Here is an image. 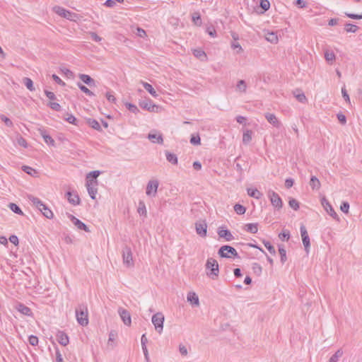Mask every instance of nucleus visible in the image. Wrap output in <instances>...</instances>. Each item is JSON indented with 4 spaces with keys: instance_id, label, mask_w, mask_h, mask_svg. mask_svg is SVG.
<instances>
[{
    "instance_id": "1",
    "label": "nucleus",
    "mask_w": 362,
    "mask_h": 362,
    "mask_svg": "<svg viewBox=\"0 0 362 362\" xmlns=\"http://www.w3.org/2000/svg\"><path fill=\"white\" fill-rule=\"evenodd\" d=\"M28 199L42 212L47 218L52 219L54 217L53 212L39 198L32 194L28 195Z\"/></svg>"
},
{
    "instance_id": "2",
    "label": "nucleus",
    "mask_w": 362,
    "mask_h": 362,
    "mask_svg": "<svg viewBox=\"0 0 362 362\" xmlns=\"http://www.w3.org/2000/svg\"><path fill=\"white\" fill-rule=\"evenodd\" d=\"M76 317L78 323L84 327L88 324V308L84 304L79 305L76 308Z\"/></svg>"
},
{
    "instance_id": "3",
    "label": "nucleus",
    "mask_w": 362,
    "mask_h": 362,
    "mask_svg": "<svg viewBox=\"0 0 362 362\" xmlns=\"http://www.w3.org/2000/svg\"><path fill=\"white\" fill-rule=\"evenodd\" d=\"M206 269L209 271L207 272V275L213 280H215L218 276L219 267L218 262L214 258H209L206 263Z\"/></svg>"
},
{
    "instance_id": "4",
    "label": "nucleus",
    "mask_w": 362,
    "mask_h": 362,
    "mask_svg": "<svg viewBox=\"0 0 362 362\" xmlns=\"http://www.w3.org/2000/svg\"><path fill=\"white\" fill-rule=\"evenodd\" d=\"M218 255L221 258H240L236 250L233 247L228 245L221 246L218 251Z\"/></svg>"
},
{
    "instance_id": "5",
    "label": "nucleus",
    "mask_w": 362,
    "mask_h": 362,
    "mask_svg": "<svg viewBox=\"0 0 362 362\" xmlns=\"http://www.w3.org/2000/svg\"><path fill=\"white\" fill-rule=\"evenodd\" d=\"M53 11L57 15L69 21H75L78 18V14L76 13L71 12L59 6H55L53 8Z\"/></svg>"
},
{
    "instance_id": "6",
    "label": "nucleus",
    "mask_w": 362,
    "mask_h": 362,
    "mask_svg": "<svg viewBox=\"0 0 362 362\" xmlns=\"http://www.w3.org/2000/svg\"><path fill=\"white\" fill-rule=\"evenodd\" d=\"M122 259L124 264L127 267H132L134 265L132 252L130 247L125 245L122 249Z\"/></svg>"
},
{
    "instance_id": "7",
    "label": "nucleus",
    "mask_w": 362,
    "mask_h": 362,
    "mask_svg": "<svg viewBox=\"0 0 362 362\" xmlns=\"http://www.w3.org/2000/svg\"><path fill=\"white\" fill-rule=\"evenodd\" d=\"M164 315L161 313H157L152 317V323L153 324L156 330L161 334L163 329Z\"/></svg>"
},
{
    "instance_id": "8",
    "label": "nucleus",
    "mask_w": 362,
    "mask_h": 362,
    "mask_svg": "<svg viewBox=\"0 0 362 362\" xmlns=\"http://www.w3.org/2000/svg\"><path fill=\"white\" fill-rule=\"evenodd\" d=\"M268 197L271 201L272 206L277 209H280L283 206V202L281 198L279 195L274 191L269 190L268 192Z\"/></svg>"
},
{
    "instance_id": "9",
    "label": "nucleus",
    "mask_w": 362,
    "mask_h": 362,
    "mask_svg": "<svg viewBox=\"0 0 362 362\" xmlns=\"http://www.w3.org/2000/svg\"><path fill=\"white\" fill-rule=\"evenodd\" d=\"M300 235L302 237V241H303V244L305 247V250L306 251L307 253H308L310 246V242L309 235L308 234V231L306 230V228L303 225H301V226L300 228Z\"/></svg>"
},
{
    "instance_id": "10",
    "label": "nucleus",
    "mask_w": 362,
    "mask_h": 362,
    "mask_svg": "<svg viewBox=\"0 0 362 362\" xmlns=\"http://www.w3.org/2000/svg\"><path fill=\"white\" fill-rule=\"evenodd\" d=\"M321 204L327 214H329L333 218L339 220L337 214L335 212L334 209L325 197H323L321 199Z\"/></svg>"
},
{
    "instance_id": "11",
    "label": "nucleus",
    "mask_w": 362,
    "mask_h": 362,
    "mask_svg": "<svg viewBox=\"0 0 362 362\" xmlns=\"http://www.w3.org/2000/svg\"><path fill=\"white\" fill-rule=\"evenodd\" d=\"M139 106L144 109L146 110L151 112H155L158 111V106L153 104L151 100L145 99L139 103Z\"/></svg>"
},
{
    "instance_id": "12",
    "label": "nucleus",
    "mask_w": 362,
    "mask_h": 362,
    "mask_svg": "<svg viewBox=\"0 0 362 362\" xmlns=\"http://www.w3.org/2000/svg\"><path fill=\"white\" fill-rule=\"evenodd\" d=\"M158 185H159V183H158V180H150L147 184V187H146V194L148 196L152 195V196L155 197L157 193Z\"/></svg>"
},
{
    "instance_id": "13",
    "label": "nucleus",
    "mask_w": 362,
    "mask_h": 362,
    "mask_svg": "<svg viewBox=\"0 0 362 362\" xmlns=\"http://www.w3.org/2000/svg\"><path fill=\"white\" fill-rule=\"evenodd\" d=\"M118 313L123 321L124 324L130 326L132 323L131 315L127 310L122 308H119Z\"/></svg>"
},
{
    "instance_id": "14",
    "label": "nucleus",
    "mask_w": 362,
    "mask_h": 362,
    "mask_svg": "<svg viewBox=\"0 0 362 362\" xmlns=\"http://www.w3.org/2000/svg\"><path fill=\"white\" fill-rule=\"evenodd\" d=\"M217 233L219 238H223L226 241H231L234 240V236L232 235L231 232L227 228L219 227Z\"/></svg>"
},
{
    "instance_id": "15",
    "label": "nucleus",
    "mask_w": 362,
    "mask_h": 362,
    "mask_svg": "<svg viewBox=\"0 0 362 362\" xmlns=\"http://www.w3.org/2000/svg\"><path fill=\"white\" fill-rule=\"evenodd\" d=\"M69 218L71 222L76 226L79 230H83L86 232H90L88 227L81 221L76 218L73 215L69 216Z\"/></svg>"
},
{
    "instance_id": "16",
    "label": "nucleus",
    "mask_w": 362,
    "mask_h": 362,
    "mask_svg": "<svg viewBox=\"0 0 362 362\" xmlns=\"http://www.w3.org/2000/svg\"><path fill=\"white\" fill-rule=\"evenodd\" d=\"M56 337L57 341L64 346H66L69 343L68 335L63 331H58Z\"/></svg>"
},
{
    "instance_id": "17",
    "label": "nucleus",
    "mask_w": 362,
    "mask_h": 362,
    "mask_svg": "<svg viewBox=\"0 0 362 362\" xmlns=\"http://www.w3.org/2000/svg\"><path fill=\"white\" fill-rule=\"evenodd\" d=\"M66 196L67 197L68 201L70 204L74 206L80 204L81 200L76 192L73 194L71 192L68 191L66 193Z\"/></svg>"
},
{
    "instance_id": "18",
    "label": "nucleus",
    "mask_w": 362,
    "mask_h": 362,
    "mask_svg": "<svg viewBox=\"0 0 362 362\" xmlns=\"http://www.w3.org/2000/svg\"><path fill=\"white\" fill-rule=\"evenodd\" d=\"M196 232L202 237L206 236L207 225L206 223H195Z\"/></svg>"
},
{
    "instance_id": "19",
    "label": "nucleus",
    "mask_w": 362,
    "mask_h": 362,
    "mask_svg": "<svg viewBox=\"0 0 362 362\" xmlns=\"http://www.w3.org/2000/svg\"><path fill=\"white\" fill-rule=\"evenodd\" d=\"M86 186L87 187L88 192L92 199H95V195L97 194L98 189L95 187L94 183L91 182L90 180H88L86 183Z\"/></svg>"
},
{
    "instance_id": "20",
    "label": "nucleus",
    "mask_w": 362,
    "mask_h": 362,
    "mask_svg": "<svg viewBox=\"0 0 362 362\" xmlns=\"http://www.w3.org/2000/svg\"><path fill=\"white\" fill-rule=\"evenodd\" d=\"M78 78L90 87L95 86V81L89 75L80 74Z\"/></svg>"
},
{
    "instance_id": "21",
    "label": "nucleus",
    "mask_w": 362,
    "mask_h": 362,
    "mask_svg": "<svg viewBox=\"0 0 362 362\" xmlns=\"http://www.w3.org/2000/svg\"><path fill=\"white\" fill-rule=\"evenodd\" d=\"M148 139L153 143H157L159 144H163V138L161 134H157L156 133L151 132L148 135Z\"/></svg>"
},
{
    "instance_id": "22",
    "label": "nucleus",
    "mask_w": 362,
    "mask_h": 362,
    "mask_svg": "<svg viewBox=\"0 0 362 362\" xmlns=\"http://www.w3.org/2000/svg\"><path fill=\"white\" fill-rule=\"evenodd\" d=\"M100 170L91 171L86 175V182L90 180L91 182L94 183L95 185H98L97 177L100 175Z\"/></svg>"
},
{
    "instance_id": "23",
    "label": "nucleus",
    "mask_w": 362,
    "mask_h": 362,
    "mask_svg": "<svg viewBox=\"0 0 362 362\" xmlns=\"http://www.w3.org/2000/svg\"><path fill=\"white\" fill-rule=\"evenodd\" d=\"M265 118L270 124L274 127H279L280 126V122L275 115L267 112L265 114Z\"/></svg>"
},
{
    "instance_id": "24",
    "label": "nucleus",
    "mask_w": 362,
    "mask_h": 362,
    "mask_svg": "<svg viewBox=\"0 0 362 362\" xmlns=\"http://www.w3.org/2000/svg\"><path fill=\"white\" fill-rule=\"evenodd\" d=\"M16 309L18 312H20L23 315H25L27 316H30L32 315V311H31L30 308H28V306L25 305L23 303H18L16 305Z\"/></svg>"
},
{
    "instance_id": "25",
    "label": "nucleus",
    "mask_w": 362,
    "mask_h": 362,
    "mask_svg": "<svg viewBox=\"0 0 362 362\" xmlns=\"http://www.w3.org/2000/svg\"><path fill=\"white\" fill-rule=\"evenodd\" d=\"M187 299L192 305L198 306L199 305L198 296L194 292H189L187 294Z\"/></svg>"
},
{
    "instance_id": "26",
    "label": "nucleus",
    "mask_w": 362,
    "mask_h": 362,
    "mask_svg": "<svg viewBox=\"0 0 362 362\" xmlns=\"http://www.w3.org/2000/svg\"><path fill=\"white\" fill-rule=\"evenodd\" d=\"M247 194L257 199H259L262 197V193L260 192L256 188H247Z\"/></svg>"
},
{
    "instance_id": "27",
    "label": "nucleus",
    "mask_w": 362,
    "mask_h": 362,
    "mask_svg": "<svg viewBox=\"0 0 362 362\" xmlns=\"http://www.w3.org/2000/svg\"><path fill=\"white\" fill-rule=\"evenodd\" d=\"M265 39L273 44H276L278 42V37L277 34L274 32H269L267 31L265 33Z\"/></svg>"
},
{
    "instance_id": "28",
    "label": "nucleus",
    "mask_w": 362,
    "mask_h": 362,
    "mask_svg": "<svg viewBox=\"0 0 362 362\" xmlns=\"http://www.w3.org/2000/svg\"><path fill=\"white\" fill-rule=\"evenodd\" d=\"M141 83L142 84L145 90L148 91L153 97H158L156 91L154 90V88L150 83L144 81H141Z\"/></svg>"
},
{
    "instance_id": "29",
    "label": "nucleus",
    "mask_w": 362,
    "mask_h": 362,
    "mask_svg": "<svg viewBox=\"0 0 362 362\" xmlns=\"http://www.w3.org/2000/svg\"><path fill=\"white\" fill-rule=\"evenodd\" d=\"M165 156H166V159L169 163H170L173 165L177 164V162H178L177 157L175 153H173L169 152L168 151H166Z\"/></svg>"
},
{
    "instance_id": "30",
    "label": "nucleus",
    "mask_w": 362,
    "mask_h": 362,
    "mask_svg": "<svg viewBox=\"0 0 362 362\" xmlns=\"http://www.w3.org/2000/svg\"><path fill=\"white\" fill-rule=\"evenodd\" d=\"M245 230L250 233H256L258 231V223H247L245 226Z\"/></svg>"
},
{
    "instance_id": "31",
    "label": "nucleus",
    "mask_w": 362,
    "mask_h": 362,
    "mask_svg": "<svg viewBox=\"0 0 362 362\" xmlns=\"http://www.w3.org/2000/svg\"><path fill=\"white\" fill-rule=\"evenodd\" d=\"M87 123L93 129H94L95 130H98L99 132L102 131L100 124H99V122L96 119L89 118V119H87Z\"/></svg>"
},
{
    "instance_id": "32",
    "label": "nucleus",
    "mask_w": 362,
    "mask_h": 362,
    "mask_svg": "<svg viewBox=\"0 0 362 362\" xmlns=\"http://www.w3.org/2000/svg\"><path fill=\"white\" fill-rule=\"evenodd\" d=\"M310 185L313 189H319L320 188V182L315 176H312L310 180Z\"/></svg>"
},
{
    "instance_id": "33",
    "label": "nucleus",
    "mask_w": 362,
    "mask_h": 362,
    "mask_svg": "<svg viewBox=\"0 0 362 362\" xmlns=\"http://www.w3.org/2000/svg\"><path fill=\"white\" fill-rule=\"evenodd\" d=\"M252 132L251 130H246L243 135V142L244 144H248L252 140Z\"/></svg>"
},
{
    "instance_id": "34",
    "label": "nucleus",
    "mask_w": 362,
    "mask_h": 362,
    "mask_svg": "<svg viewBox=\"0 0 362 362\" xmlns=\"http://www.w3.org/2000/svg\"><path fill=\"white\" fill-rule=\"evenodd\" d=\"M192 20L194 25L201 26L202 24L201 15L199 12H194L192 15Z\"/></svg>"
},
{
    "instance_id": "35",
    "label": "nucleus",
    "mask_w": 362,
    "mask_h": 362,
    "mask_svg": "<svg viewBox=\"0 0 362 362\" xmlns=\"http://www.w3.org/2000/svg\"><path fill=\"white\" fill-rule=\"evenodd\" d=\"M344 352L341 349H338L329 359L328 362H337L339 358L343 355Z\"/></svg>"
},
{
    "instance_id": "36",
    "label": "nucleus",
    "mask_w": 362,
    "mask_h": 362,
    "mask_svg": "<svg viewBox=\"0 0 362 362\" xmlns=\"http://www.w3.org/2000/svg\"><path fill=\"white\" fill-rule=\"evenodd\" d=\"M246 89H247L246 82L244 80H239L236 85V90L241 92V93H245Z\"/></svg>"
},
{
    "instance_id": "37",
    "label": "nucleus",
    "mask_w": 362,
    "mask_h": 362,
    "mask_svg": "<svg viewBox=\"0 0 362 362\" xmlns=\"http://www.w3.org/2000/svg\"><path fill=\"white\" fill-rule=\"evenodd\" d=\"M8 208L15 214L18 215H24L23 211L21 209V208L15 203H10L8 204Z\"/></svg>"
},
{
    "instance_id": "38",
    "label": "nucleus",
    "mask_w": 362,
    "mask_h": 362,
    "mask_svg": "<svg viewBox=\"0 0 362 362\" xmlns=\"http://www.w3.org/2000/svg\"><path fill=\"white\" fill-rule=\"evenodd\" d=\"M279 252L281 257V262L284 264L287 260L286 257V250L284 248V245H279Z\"/></svg>"
},
{
    "instance_id": "39",
    "label": "nucleus",
    "mask_w": 362,
    "mask_h": 362,
    "mask_svg": "<svg viewBox=\"0 0 362 362\" xmlns=\"http://www.w3.org/2000/svg\"><path fill=\"white\" fill-rule=\"evenodd\" d=\"M325 58L328 63L332 64L336 58V56L332 51L327 50L325 52Z\"/></svg>"
},
{
    "instance_id": "40",
    "label": "nucleus",
    "mask_w": 362,
    "mask_h": 362,
    "mask_svg": "<svg viewBox=\"0 0 362 362\" xmlns=\"http://www.w3.org/2000/svg\"><path fill=\"white\" fill-rule=\"evenodd\" d=\"M22 170L26 173L27 174L36 177L37 175V172L36 170L33 169V168L28 166V165H23L22 167Z\"/></svg>"
},
{
    "instance_id": "41",
    "label": "nucleus",
    "mask_w": 362,
    "mask_h": 362,
    "mask_svg": "<svg viewBox=\"0 0 362 362\" xmlns=\"http://www.w3.org/2000/svg\"><path fill=\"white\" fill-rule=\"evenodd\" d=\"M193 54L201 61H204L206 59V53L202 49H194Z\"/></svg>"
},
{
    "instance_id": "42",
    "label": "nucleus",
    "mask_w": 362,
    "mask_h": 362,
    "mask_svg": "<svg viewBox=\"0 0 362 362\" xmlns=\"http://www.w3.org/2000/svg\"><path fill=\"white\" fill-rule=\"evenodd\" d=\"M23 81L24 85L26 86V88L29 90H30V91L35 90V87L33 86V81L30 78L25 77V78H23Z\"/></svg>"
},
{
    "instance_id": "43",
    "label": "nucleus",
    "mask_w": 362,
    "mask_h": 362,
    "mask_svg": "<svg viewBox=\"0 0 362 362\" xmlns=\"http://www.w3.org/2000/svg\"><path fill=\"white\" fill-rule=\"evenodd\" d=\"M344 30L347 33H354L358 30V27L351 23H346L345 25Z\"/></svg>"
},
{
    "instance_id": "44",
    "label": "nucleus",
    "mask_w": 362,
    "mask_h": 362,
    "mask_svg": "<svg viewBox=\"0 0 362 362\" xmlns=\"http://www.w3.org/2000/svg\"><path fill=\"white\" fill-rule=\"evenodd\" d=\"M234 211H235V213L238 215H243L245 213L246 211V208L240 204H235L234 206Z\"/></svg>"
},
{
    "instance_id": "45",
    "label": "nucleus",
    "mask_w": 362,
    "mask_h": 362,
    "mask_svg": "<svg viewBox=\"0 0 362 362\" xmlns=\"http://www.w3.org/2000/svg\"><path fill=\"white\" fill-rule=\"evenodd\" d=\"M77 86L78 88L86 95L89 96L94 95V93L91 90H90L86 86L83 85L81 83L78 82L77 83Z\"/></svg>"
},
{
    "instance_id": "46",
    "label": "nucleus",
    "mask_w": 362,
    "mask_h": 362,
    "mask_svg": "<svg viewBox=\"0 0 362 362\" xmlns=\"http://www.w3.org/2000/svg\"><path fill=\"white\" fill-rule=\"evenodd\" d=\"M252 269L253 272L257 276H259L262 274V268L259 264L257 262L253 263Z\"/></svg>"
},
{
    "instance_id": "47",
    "label": "nucleus",
    "mask_w": 362,
    "mask_h": 362,
    "mask_svg": "<svg viewBox=\"0 0 362 362\" xmlns=\"http://www.w3.org/2000/svg\"><path fill=\"white\" fill-rule=\"evenodd\" d=\"M263 243H264L265 247L268 250V251L272 255H276V250H275L274 247L269 241L263 240Z\"/></svg>"
},
{
    "instance_id": "48",
    "label": "nucleus",
    "mask_w": 362,
    "mask_h": 362,
    "mask_svg": "<svg viewBox=\"0 0 362 362\" xmlns=\"http://www.w3.org/2000/svg\"><path fill=\"white\" fill-rule=\"evenodd\" d=\"M288 205L291 208H292L295 211H297L299 209V202L293 198H291L289 199Z\"/></svg>"
},
{
    "instance_id": "49",
    "label": "nucleus",
    "mask_w": 362,
    "mask_h": 362,
    "mask_svg": "<svg viewBox=\"0 0 362 362\" xmlns=\"http://www.w3.org/2000/svg\"><path fill=\"white\" fill-rule=\"evenodd\" d=\"M279 238L282 241H288L290 238V232L288 230H283L279 234Z\"/></svg>"
},
{
    "instance_id": "50",
    "label": "nucleus",
    "mask_w": 362,
    "mask_h": 362,
    "mask_svg": "<svg viewBox=\"0 0 362 362\" xmlns=\"http://www.w3.org/2000/svg\"><path fill=\"white\" fill-rule=\"evenodd\" d=\"M66 121H67L69 123L73 124L74 125L78 126V120L77 119L72 115H67V117L64 118Z\"/></svg>"
},
{
    "instance_id": "51",
    "label": "nucleus",
    "mask_w": 362,
    "mask_h": 362,
    "mask_svg": "<svg viewBox=\"0 0 362 362\" xmlns=\"http://www.w3.org/2000/svg\"><path fill=\"white\" fill-rule=\"evenodd\" d=\"M190 143L192 145H199L201 144V139L199 134L192 135L190 139Z\"/></svg>"
},
{
    "instance_id": "52",
    "label": "nucleus",
    "mask_w": 362,
    "mask_h": 362,
    "mask_svg": "<svg viewBox=\"0 0 362 362\" xmlns=\"http://www.w3.org/2000/svg\"><path fill=\"white\" fill-rule=\"evenodd\" d=\"M126 107L130 112L134 114H137L138 112H139V108L134 104L126 103Z\"/></svg>"
},
{
    "instance_id": "53",
    "label": "nucleus",
    "mask_w": 362,
    "mask_h": 362,
    "mask_svg": "<svg viewBox=\"0 0 362 362\" xmlns=\"http://www.w3.org/2000/svg\"><path fill=\"white\" fill-rule=\"evenodd\" d=\"M138 213L141 215L146 216V206L144 202H139V206L138 208Z\"/></svg>"
},
{
    "instance_id": "54",
    "label": "nucleus",
    "mask_w": 362,
    "mask_h": 362,
    "mask_svg": "<svg viewBox=\"0 0 362 362\" xmlns=\"http://www.w3.org/2000/svg\"><path fill=\"white\" fill-rule=\"evenodd\" d=\"M260 7L264 11H267L270 7V3L268 0H260Z\"/></svg>"
},
{
    "instance_id": "55",
    "label": "nucleus",
    "mask_w": 362,
    "mask_h": 362,
    "mask_svg": "<svg viewBox=\"0 0 362 362\" xmlns=\"http://www.w3.org/2000/svg\"><path fill=\"white\" fill-rule=\"evenodd\" d=\"M28 341L30 345L36 346L38 344V338H37V337H36L35 335H30L28 337Z\"/></svg>"
},
{
    "instance_id": "56",
    "label": "nucleus",
    "mask_w": 362,
    "mask_h": 362,
    "mask_svg": "<svg viewBox=\"0 0 362 362\" xmlns=\"http://www.w3.org/2000/svg\"><path fill=\"white\" fill-rule=\"evenodd\" d=\"M48 106L55 111H59L61 110L60 105L55 102H49Z\"/></svg>"
},
{
    "instance_id": "57",
    "label": "nucleus",
    "mask_w": 362,
    "mask_h": 362,
    "mask_svg": "<svg viewBox=\"0 0 362 362\" xmlns=\"http://www.w3.org/2000/svg\"><path fill=\"white\" fill-rule=\"evenodd\" d=\"M295 5L300 8H304L307 7L308 4L304 0H296Z\"/></svg>"
},
{
    "instance_id": "58",
    "label": "nucleus",
    "mask_w": 362,
    "mask_h": 362,
    "mask_svg": "<svg viewBox=\"0 0 362 362\" xmlns=\"http://www.w3.org/2000/svg\"><path fill=\"white\" fill-rule=\"evenodd\" d=\"M345 15L355 20L362 19V13L361 14H355L351 13H345Z\"/></svg>"
},
{
    "instance_id": "59",
    "label": "nucleus",
    "mask_w": 362,
    "mask_h": 362,
    "mask_svg": "<svg viewBox=\"0 0 362 362\" xmlns=\"http://www.w3.org/2000/svg\"><path fill=\"white\" fill-rule=\"evenodd\" d=\"M340 209L341 211H343L345 214H347L349 209V204L346 202H343L341 204Z\"/></svg>"
},
{
    "instance_id": "60",
    "label": "nucleus",
    "mask_w": 362,
    "mask_h": 362,
    "mask_svg": "<svg viewBox=\"0 0 362 362\" xmlns=\"http://www.w3.org/2000/svg\"><path fill=\"white\" fill-rule=\"evenodd\" d=\"M337 119H338L339 122L341 124H346V116L344 114L338 113L337 115Z\"/></svg>"
},
{
    "instance_id": "61",
    "label": "nucleus",
    "mask_w": 362,
    "mask_h": 362,
    "mask_svg": "<svg viewBox=\"0 0 362 362\" xmlns=\"http://www.w3.org/2000/svg\"><path fill=\"white\" fill-rule=\"evenodd\" d=\"M44 141L48 145L54 146L55 144L54 140L49 135L44 136Z\"/></svg>"
},
{
    "instance_id": "62",
    "label": "nucleus",
    "mask_w": 362,
    "mask_h": 362,
    "mask_svg": "<svg viewBox=\"0 0 362 362\" xmlns=\"http://www.w3.org/2000/svg\"><path fill=\"white\" fill-rule=\"evenodd\" d=\"M295 96L296 99L302 103H305L307 101L306 97L303 93L297 94Z\"/></svg>"
},
{
    "instance_id": "63",
    "label": "nucleus",
    "mask_w": 362,
    "mask_h": 362,
    "mask_svg": "<svg viewBox=\"0 0 362 362\" xmlns=\"http://www.w3.org/2000/svg\"><path fill=\"white\" fill-rule=\"evenodd\" d=\"M17 142L18 145H20L21 146H23L24 148H26L28 146V143L26 140L22 136H20L17 139Z\"/></svg>"
},
{
    "instance_id": "64",
    "label": "nucleus",
    "mask_w": 362,
    "mask_h": 362,
    "mask_svg": "<svg viewBox=\"0 0 362 362\" xmlns=\"http://www.w3.org/2000/svg\"><path fill=\"white\" fill-rule=\"evenodd\" d=\"M90 38L92 40L95 42H100L102 40V37H100L96 33L91 32L90 33Z\"/></svg>"
}]
</instances>
